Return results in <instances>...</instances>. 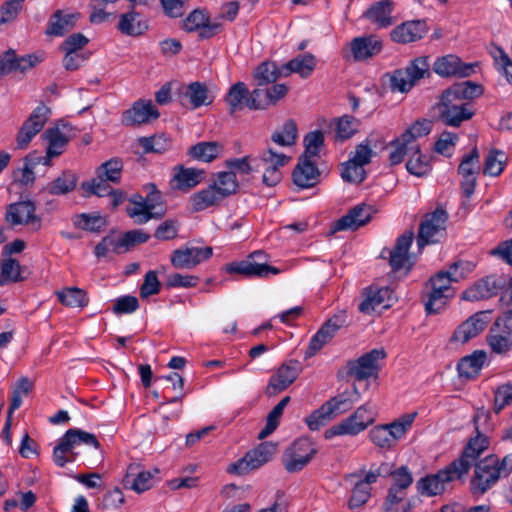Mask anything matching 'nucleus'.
I'll list each match as a JSON object with an SVG mask.
<instances>
[{
    "label": "nucleus",
    "mask_w": 512,
    "mask_h": 512,
    "mask_svg": "<svg viewBox=\"0 0 512 512\" xmlns=\"http://www.w3.org/2000/svg\"><path fill=\"white\" fill-rule=\"evenodd\" d=\"M344 319L341 316L330 318L311 338L309 346L305 352V356H314L322 347L327 344L335 335V333L343 326Z\"/></svg>",
    "instance_id": "2f4dec72"
},
{
    "label": "nucleus",
    "mask_w": 512,
    "mask_h": 512,
    "mask_svg": "<svg viewBox=\"0 0 512 512\" xmlns=\"http://www.w3.org/2000/svg\"><path fill=\"white\" fill-rule=\"evenodd\" d=\"M291 158L284 153L278 152L273 148L264 150L256 161V169L263 168L262 182L273 187L282 179L281 169L289 163Z\"/></svg>",
    "instance_id": "9d476101"
},
{
    "label": "nucleus",
    "mask_w": 512,
    "mask_h": 512,
    "mask_svg": "<svg viewBox=\"0 0 512 512\" xmlns=\"http://www.w3.org/2000/svg\"><path fill=\"white\" fill-rule=\"evenodd\" d=\"M290 401V397L286 396L270 411L267 416L265 427L259 432L258 438L264 439L274 432L279 424V420L283 411Z\"/></svg>",
    "instance_id": "13d9d810"
},
{
    "label": "nucleus",
    "mask_w": 512,
    "mask_h": 512,
    "mask_svg": "<svg viewBox=\"0 0 512 512\" xmlns=\"http://www.w3.org/2000/svg\"><path fill=\"white\" fill-rule=\"evenodd\" d=\"M512 473V454L502 459L497 455H488L474 464V475L470 481V491L481 496L491 489L499 479Z\"/></svg>",
    "instance_id": "f03ea898"
},
{
    "label": "nucleus",
    "mask_w": 512,
    "mask_h": 512,
    "mask_svg": "<svg viewBox=\"0 0 512 512\" xmlns=\"http://www.w3.org/2000/svg\"><path fill=\"white\" fill-rule=\"evenodd\" d=\"M21 279L20 263L13 258L4 260L1 266L0 285L3 286L8 282H18Z\"/></svg>",
    "instance_id": "69168bd1"
},
{
    "label": "nucleus",
    "mask_w": 512,
    "mask_h": 512,
    "mask_svg": "<svg viewBox=\"0 0 512 512\" xmlns=\"http://www.w3.org/2000/svg\"><path fill=\"white\" fill-rule=\"evenodd\" d=\"M180 97L183 104H190L194 109L209 105L213 101L206 85L200 82H193L184 87Z\"/></svg>",
    "instance_id": "c9c22d12"
},
{
    "label": "nucleus",
    "mask_w": 512,
    "mask_h": 512,
    "mask_svg": "<svg viewBox=\"0 0 512 512\" xmlns=\"http://www.w3.org/2000/svg\"><path fill=\"white\" fill-rule=\"evenodd\" d=\"M66 441V437L63 435L53 450V460L59 467H63L66 463L74 460L73 448Z\"/></svg>",
    "instance_id": "774afa93"
},
{
    "label": "nucleus",
    "mask_w": 512,
    "mask_h": 512,
    "mask_svg": "<svg viewBox=\"0 0 512 512\" xmlns=\"http://www.w3.org/2000/svg\"><path fill=\"white\" fill-rule=\"evenodd\" d=\"M76 183V175L70 171H64L47 185L46 190L52 195H65L75 189Z\"/></svg>",
    "instance_id": "8fccbe9b"
},
{
    "label": "nucleus",
    "mask_w": 512,
    "mask_h": 512,
    "mask_svg": "<svg viewBox=\"0 0 512 512\" xmlns=\"http://www.w3.org/2000/svg\"><path fill=\"white\" fill-rule=\"evenodd\" d=\"M483 94V87L471 81L455 83L443 91L438 104L440 120L447 126L459 127L475 115L470 100Z\"/></svg>",
    "instance_id": "f257e3e1"
},
{
    "label": "nucleus",
    "mask_w": 512,
    "mask_h": 512,
    "mask_svg": "<svg viewBox=\"0 0 512 512\" xmlns=\"http://www.w3.org/2000/svg\"><path fill=\"white\" fill-rule=\"evenodd\" d=\"M418 145L413 144L410 140L401 134L393 139L390 146L389 161L392 165H398L403 162L406 156H410L412 152H418Z\"/></svg>",
    "instance_id": "49530a36"
},
{
    "label": "nucleus",
    "mask_w": 512,
    "mask_h": 512,
    "mask_svg": "<svg viewBox=\"0 0 512 512\" xmlns=\"http://www.w3.org/2000/svg\"><path fill=\"white\" fill-rule=\"evenodd\" d=\"M283 66L278 68L274 62L261 63L254 72V78L258 86L274 83L280 76H283Z\"/></svg>",
    "instance_id": "3c124183"
},
{
    "label": "nucleus",
    "mask_w": 512,
    "mask_h": 512,
    "mask_svg": "<svg viewBox=\"0 0 512 512\" xmlns=\"http://www.w3.org/2000/svg\"><path fill=\"white\" fill-rule=\"evenodd\" d=\"M79 17V13H67L62 10L55 11L49 19L46 34L50 36H63L75 27Z\"/></svg>",
    "instance_id": "f704fd0d"
},
{
    "label": "nucleus",
    "mask_w": 512,
    "mask_h": 512,
    "mask_svg": "<svg viewBox=\"0 0 512 512\" xmlns=\"http://www.w3.org/2000/svg\"><path fill=\"white\" fill-rule=\"evenodd\" d=\"M292 177L294 184L301 189L314 187L320 180V171L315 159L300 156Z\"/></svg>",
    "instance_id": "393cba45"
},
{
    "label": "nucleus",
    "mask_w": 512,
    "mask_h": 512,
    "mask_svg": "<svg viewBox=\"0 0 512 512\" xmlns=\"http://www.w3.org/2000/svg\"><path fill=\"white\" fill-rule=\"evenodd\" d=\"M453 282L449 273L445 271H440L429 279L423 297L425 310L428 314L439 313L448 301L455 296V290L452 287Z\"/></svg>",
    "instance_id": "39448f33"
},
{
    "label": "nucleus",
    "mask_w": 512,
    "mask_h": 512,
    "mask_svg": "<svg viewBox=\"0 0 512 512\" xmlns=\"http://www.w3.org/2000/svg\"><path fill=\"white\" fill-rule=\"evenodd\" d=\"M138 142L145 153H163L167 151L171 146L170 140L164 135L143 137L140 138Z\"/></svg>",
    "instance_id": "0e129e2a"
},
{
    "label": "nucleus",
    "mask_w": 512,
    "mask_h": 512,
    "mask_svg": "<svg viewBox=\"0 0 512 512\" xmlns=\"http://www.w3.org/2000/svg\"><path fill=\"white\" fill-rule=\"evenodd\" d=\"M126 213L133 219L134 223L141 225L151 219H161L166 213L165 207L158 209L155 204L150 203L140 195L134 196L130 200V205L126 208Z\"/></svg>",
    "instance_id": "6ab92c4d"
},
{
    "label": "nucleus",
    "mask_w": 512,
    "mask_h": 512,
    "mask_svg": "<svg viewBox=\"0 0 512 512\" xmlns=\"http://www.w3.org/2000/svg\"><path fill=\"white\" fill-rule=\"evenodd\" d=\"M204 178V171L177 165L172 169L169 186L174 191H188L197 186Z\"/></svg>",
    "instance_id": "a878e982"
},
{
    "label": "nucleus",
    "mask_w": 512,
    "mask_h": 512,
    "mask_svg": "<svg viewBox=\"0 0 512 512\" xmlns=\"http://www.w3.org/2000/svg\"><path fill=\"white\" fill-rule=\"evenodd\" d=\"M413 239V232H406L397 238L393 249L387 250L389 254V264L393 271L410 268L411 263L409 249Z\"/></svg>",
    "instance_id": "cd10ccee"
},
{
    "label": "nucleus",
    "mask_w": 512,
    "mask_h": 512,
    "mask_svg": "<svg viewBox=\"0 0 512 512\" xmlns=\"http://www.w3.org/2000/svg\"><path fill=\"white\" fill-rule=\"evenodd\" d=\"M67 126L54 127L46 130L44 137L48 142L47 155L55 157L63 152L64 147L69 142L70 136L67 134Z\"/></svg>",
    "instance_id": "a18cd8bd"
},
{
    "label": "nucleus",
    "mask_w": 512,
    "mask_h": 512,
    "mask_svg": "<svg viewBox=\"0 0 512 512\" xmlns=\"http://www.w3.org/2000/svg\"><path fill=\"white\" fill-rule=\"evenodd\" d=\"M360 398V392L354 385L351 390H345L326 401V404L329 406L334 417H337L338 415L351 410L353 405L357 403Z\"/></svg>",
    "instance_id": "58836bf2"
},
{
    "label": "nucleus",
    "mask_w": 512,
    "mask_h": 512,
    "mask_svg": "<svg viewBox=\"0 0 512 512\" xmlns=\"http://www.w3.org/2000/svg\"><path fill=\"white\" fill-rule=\"evenodd\" d=\"M360 126V121L351 115H343L335 119V138L345 141L355 135Z\"/></svg>",
    "instance_id": "603ef678"
},
{
    "label": "nucleus",
    "mask_w": 512,
    "mask_h": 512,
    "mask_svg": "<svg viewBox=\"0 0 512 512\" xmlns=\"http://www.w3.org/2000/svg\"><path fill=\"white\" fill-rule=\"evenodd\" d=\"M159 112L151 101L139 100L122 115V123L126 126L140 125L157 119Z\"/></svg>",
    "instance_id": "c85d7f7f"
},
{
    "label": "nucleus",
    "mask_w": 512,
    "mask_h": 512,
    "mask_svg": "<svg viewBox=\"0 0 512 512\" xmlns=\"http://www.w3.org/2000/svg\"><path fill=\"white\" fill-rule=\"evenodd\" d=\"M223 151V146L219 142H199L192 146L189 155L198 161L211 162Z\"/></svg>",
    "instance_id": "de8ad7c7"
},
{
    "label": "nucleus",
    "mask_w": 512,
    "mask_h": 512,
    "mask_svg": "<svg viewBox=\"0 0 512 512\" xmlns=\"http://www.w3.org/2000/svg\"><path fill=\"white\" fill-rule=\"evenodd\" d=\"M272 141L282 147H290L297 140V125L293 120L286 121L280 130L271 135Z\"/></svg>",
    "instance_id": "5fc2aeb1"
},
{
    "label": "nucleus",
    "mask_w": 512,
    "mask_h": 512,
    "mask_svg": "<svg viewBox=\"0 0 512 512\" xmlns=\"http://www.w3.org/2000/svg\"><path fill=\"white\" fill-rule=\"evenodd\" d=\"M301 368L298 362L283 364L271 376L266 391L269 395H276L290 386L299 376Z\"/></svg>",
    "instance_id": "bb28decb"
},
{
    "label": "nucleus",
    "mask_w": 512,
    "mask_h": 512,
    "mask_svg": "<svg viewBox=\"0 0 512 512\" xmlns=\"http://www.w3.org/2000/svg\"><path fill=\"white\" fill-rule=\"evenodd\" d=\"M35 212L36 207L32 201L12 203L7 207L6 221L13 227L24 225L32 231H39L42 227V220Z\"/></svg>",
    "instance_id": "ddd939ff"
},
{
    "label": "nucleus",
    "mask_w": 512,
    "mask_h": 512,
    "mask_svg": "<svg viewBox=\"0 0 512 512\" xmlns=\"http://www.w3.org/2000/svg\"><path fill=\"white\" fill-rule=\"evenodd\" d=\"M476 64L464 63L453 54L438 58L433 64V70L441 77H468L475 72Z\"/></svg>",
    "instance_id": "aec40b11"
},
{
    "label": "nucleus",
    "mask_w": 512,
    "mask_h": 512,
    "mask_svg": "<svg viewBox=\"0 0 512 512\" xmlns=\"http://www.w3.org/2000/svg\"><path fill=\"white\" fill-rule=\"evenodd\" d=\"M463 477L455 464L450 463L436 473L420 478L416 483V488L421 495L437 496L442 494L453 481Z\"/></svg>",
    "instance_id": "0eeeda50"
},
{
    "label": "nucleus",
    "mask_w": 512,
    "mask_h": 512,
    "mask_svg": "<svg viewBox=\"0 0 512 512\" xmlns=\"http://www.w3.org/2000/svg\"><path fill=\"white\" fill-rule=\"evenodd\" d=\"M341 177L350 183H361L366 177L364 166L349 159L342 165Z\"/></svg>",
    "instance_id": "338daca9"
},
{
    "label": "nucleus",
    "mask_w": 512,
    "mask_h": 512,
    "mask_svg": "<svg viewBox=\"0 0 512 512\" xmlns=\"http://www.w3.org/2000/svg\"><path fill=\"white\" fill-rule=\"evenodd\" d=\"M211 185L223 199L236 194L239 189V183L233 171L214 173L212 175Z\"/></svg>",
    "instance_id": "79ce46f5"
},
{
    "label": "nucleus",
    "mask_w": 512,
    "mask_h": 512,
    "mask_svg": "<svg viewBox=\"0 0 512 512\" xmlns=\"http://www.w3.org/2000/svg\"><path fill=\"white\" fill-rule=\"evenodd\" d=\"M447 212L442 208H437L432 213L424 216L418 232L417 244L422 248L428 244H434L441 240L445 235Z\"/></svg>",
    "instance_id": "9b49d317"
},
{
    "label": "nucleus",
    "mask_w": 512,
    "mask_h": 512,
    "mask_svg": "<svg viewBox=\"0 0 512 512\" xmlns=\"http://www.w3.org/2000/svg\"><path fill=\"white\" fill-rule=\"evenodd\" d=\"M56 295L62 304L69 307H84L88 303L86 293L82 289L76 287L57 291Z\"/></svg>",
    "instance_id": "052dcab7"
},
{
    "label": "nucleus",
    "mask_w": 512,
    "mask_h": 512,
    "mask_svg": "<svg viewBox=\"0 0 512 512\" xmlns=\"http://www.w3.org/2000/svg\"><path fill=\"white\" fill-rule=\"evenodd\" d=\"M276 453V444L264 442L256 448L248 451L241 459L231 463L227 467V472L242 476L262 467L269 462Z\"/></svg>",
    "instance_id": "423d86ee"
},
{
    "label": "nucleus",
    "mask_w": 512,
    "mask_h": 512,
    "mask_svg": "<svg viewBox=\"0 0 512 512\" xmlns=\"http://www.w3.org/2000/svg\"><path fill=\"white\" fill-rule=\"evenodd\" d=\"M64 436L66 437V442L70 443L73 449L81 444L94 447L95 449L100 448V442L97 437L81 429L71 428L65 432Z\"/></svg>",
    "instance_id": "4d7b16f0"
},
{
    "label": "nucleus",
    "mask_w": 512,
    "mask_h": 512,
    "mask_svg": "<svg viewBox=\"0 0 512 512\" xmlns=\"http://www.w3.org/2000/svg\"><path fill=\"white\" fill-rule=\"evenodd\" d=\"M375 213L376 209L373 206L359 204L335 222L333 231L356 230L368 223Z\"/></svg>",
    "instance_id": "5701e85b"
},
{
    "label": "nucleus",
    "mask_w": 512,
    "mask_h": 512,
    "mask_svg": "<svg viewBox=\"0 0 512 512\" xmlns=\"http://www.w3.org/2000/svg\"><path fill=\"white\" fill-rule=\"evenodd\" d=\"M118 29L125 35L139 36L148 29V24L139 13L131 11L120 16Z\"/></svg>",
    "instance_id": "c03bdc74"
},
{
    "label": "nucleus",
    "mask_w": 512,
    "mask_h": 512,
    "mask_svg": "<svg viewBox=\"0 0 512 512\" xmlns=\"http://www.w3.org/2000/svg\"><path fill=\"white\" fill-rule=\"evenodd\" d=\"M317 450L308 438H300L285 451L283 464L290 473L301 471L314 457Z\"/></svg>",
    "instance_id": "f8f14e48"
},
{
    "label": "nucleus",
    "mask_w": 512,
    "mask_h": 512,
    "mask_svg": "<svg viewBox=\"0 0 512 512\" xmlns=\"http://www.w3.org/2000/svg\"><path fill=\"white\" fill-rule=\"evenodd\" d=\"M213 254L211 247L182 246L172 251L171 264L176 269H193Z\"/></svg>",
    "instance_id": "2eb2a0df"
},
{
    "label": "nucleus",
    "mask_w": 512,
    "mask_h": 512,
    "mask_svg": "<svg viewBox=\"0 0 512 512\" xmlns=\"http://www.w3.org/2000/svg\"><path fill=\"white\" fill-rule=\"evenodd\" d=\"M385 356L383 349H373L358 359L349 361L346 366L347 374L358 381L374 376L379 369L377 362Z\"/></svg>",
    "instance_id": "dca6fc26"
},
{
    "label": "nucleus",
    "mask_w": 512,
    "mask_h": 512,
    "mask_svg": "<svg viewBox=\"0 0 512 512\" xmlns=\"http://www.w3.org/2000/svg\"><path fill=\"white\" fill-rule=\"evenodd\" d=\"M395 9L394 0H379L374 2L365 12L364 17L377 28H387L396 21L393 16Z\"/></svg>",
    "instance_id": "7c9ffc66"
},
{
    "label": "nucleus",
    "mask_w": 512,
    "mask_h": 512,
    "mask_svg": "<svg viewBox=\"0 0 512 512\" xmlns=\"http://www.w3.org/2000/svg\"><path fill=\"white\" fill-rule=\"evenodd\" d=\"M305 151L302 157L316 159L324 146V134L320 130L309 132L304 138Z\"/></svg>",
    "instance_id": "680f3d73"
},
{
    "label": "nucleus",
    "mask_w": 512,
    "mask_h": 512,
    "mask_svg": "<svg viewBox=\"0 0 512 512\" xmlns=\"http://www.w3.org/2000/svg\"><path fill=\"white\" fill-rule=\"evenodd\" d=\"M391 290L384 288H368L365 292V298L359 304V310L362 313L370 314L379 307L387 308L390 306L389 300Z\"/></svg>",
    "instance_id": "e433bc0d"
},
{
    "label": "nucleus",
    "mask_w": 512,
    "mask_h": 512,
    "mask_svg": "<svg viewBox=\"0 0 512 512\" xmlns=\"http://www.w3.org/2000/svg\"><path fill=\"white\" fill-rule=\"evenodd\" d=\"M377 418L375 407L370 403L359 406L350 416L324 432L325 439L335 436H357L371 426Z\"/></svg>",
    "instance_id": "20e7f679"
},
{
    "label": "nucleus",
    "mask_w": 512,
    "mask_h": 512,
    "mask_svg": "<svg viewBox=\"0 0 512 512\" xmlns=\"http://www.w3.org/2000/svg\"><path fill=\"white\" fill-rule=\"evenodd\" d=\"M75 227L89 232H100L107 226V220L98 213H82L73 217Z\"/></svg>",
    "instance_id": "09e8293b"
},
{
    "label": "nucleus",
    "mask_w": 512,
    "mask_h": 512,
    "mask_svg": "<svg viewBox=\"0 0 512 512\" xmlns=\"http://www.w3.org/2000/svg\"><path fill=\"white\" fill-rule=\"evenodd\" d=\"M476 430L477 435L468 441L460 457L451 462L455 464V467L461 471L463 476L468 474L470 468L477 463L476 460L489 445L488 438L478 432L477 426Z\"/></svg>",
    "instance_id": "a211bd4d"
},
{
    "label": "nucleus",
    "mask_w": 512,
    "mask_h": 512,
    "mask_svg": "<svg viewBox=\"0 0 512 512\" xmlns=\"http://www.w3.org/2000/svg\"><path fill=\"white\" fill-rule=\"evenodd\" d=\"M381 49L382 42L374 35L356 37L350 43V52L355 61H365L377 55Z\"/></svg>",
    "instance_id": "72a5a7b5"
},
{
    "label": "nucleus",
    "mask_w": 512,
    "mask_h": 512,
    "mask_svg": "<svg viewBox=\"0 0 512 512\" xmlns=\"http://www.w3.org/2000/svg\"><path fill=\"white\" fill-rule=\"evenodd\" d=\"M316 67V58L311 53L299 55L283 65V76L287 77L292 73L299 74L302 78L309 77Z\"/></svg>",
    "instance_id": "ea45409f"
},
{
    "label": "nucleus",
    "mask_w": 512,
    "mask_h": 512,
    "mask_svg": "<svg viewBox=\"0 0 512 512\" xmlns=\"http://www.w3.org/2000/svg\"><path fill=\"white\" fill-rule=\"evenodd\" d=\"M507 281L503 276L489 275L466 289L462 299L467 301H479L497 295L506 287Z\"/></svg>",
    "instance_id": "f3484780"
},
{
    "label": "nucleus",
    "mask_w": 512,
    "mask_h": 512,
    "mask_svg": "<svg viewBox=\"0 0 512 512\" xmlns=\"http://www.w3.org/2000/svg\"><path fill=\"white\" fill-rule=\"evenodd\" d=\"M427 32L428 26L425 21H407L391 31V38L397 43L407 44L422 39Z\"/></svg>",
    "instance_id": "473e14b6"
},
{
    "label": "nucleus",
    "mask_w": 512,
    "mask_h": 512,
    "mask_svg": "<svg viewBox=\"0 0 512 512\" xmlns=\"http://www.w3.org/2000/svg\"><path fill=\"white\" fill-rule=\"evenodd\" d=\"M485 361L486 353L482 350H477L459 361L457 365L458 372L462 377L474 378L479 374Z\"/></svg>",
    "instance_id": "37998d69"
},
{
    "label": "nucleus",
    "mask_w": 512,
    "mask_h": 512,
    "mask_svg": "<svg viewBox=\"0 0 512 512\" xmlns=\"http://www.w3.org/2000/svg\"><path fill=\"white\" fill-rule=\"evenodd\" d=\"M288 93V87L285 84H275L267 90L254 89L252 99L249 101L250 110H264L277 101L284 98Z\"/></svg>",
    "instance_id": "c756f323"
},
{
    "label": "nucleus",
    "mask_w": 512,
    "mask_h": 512,
    "mask_svg": "<svg viewBox=\"0 0 512 512\" xmlns=\"http://www.w3.org/2000/svg\"><path fill=\"white\" fill-rule=\"evenodd\" d=\"M267 256L263 251H254L245 260L231 263L227 271L231 274L237 273L247 278H267L270 274L276 275L280 270L266 263Z\"/></svg>",
    "instance_id": "1a4fd4ad"
},
{
    "label": "nucleus",
    "mask_w": 512,
    "mask_h": 512,
    "mask_svg": "<svg viewBox=\"0 0 512 512\" xmlns=\"http://www.w3.org/2000/svg\"><path fill=\"white\" fill-rule=\"evenodd\" d=\"M507 162V156L503 151L491 150L484 162L483 173L490 176L500 175Z\"/></svg>",
    "instance_id": "bf43d9fd"
},
{
    "label": "nucleus",
    "mask_w": 512,
    "mask_h": 512,
    "mask_svg": "<svg viewBox=\"0 0 512 512\" xmlns=\"http://www.w3.org/2000/svg\"><path fill=\"white\" fill-rule=\"evenodd\" d=\"M49 115L50 108L44 104L38 105L32 111L17 133L16 141L19 149H24L28 146L33 137L42 130L49 118Z\"/></svg>",
    "instance_id": "4468645a"
},
{
    "label": "nucleus",
    "mask_w": 512,
    "mask_h": 512,
    "mask_svg": "<svg viewBox=\"0 0 512 512\" xmlns=\"http://www.w3.org/2000/svg\"><path fill=\"white\" fill-rule=\"evenodd\" d=\"M486 339L495 354L502 355L512 350V309L495 319Z\"/></svg>",
    "instance_id": "6e6552de"
},
{
    "label": "nucleus",
    "mask_w": 512,
    "mask_h": 512,
    "mask_svg": "<svg viewBox=\"0 0 512 512\" xmlns=\"http://www.w3.org/2000/svg\"><path fill=\"white\" fill-rule=\"evenodd\" d=\"M334 418L335 417L333 413L331 412L329 406L325 402L322 406L313 411L305 419V422L310 430L316 431L319 430L321 427L325 426Z\"/></svg>",
    "instance_id": "e2e57ef3"
},
{
    "label": "nucleus",
    "mask_w": 512,
    "mask_h": 512,
    "mask_svg": "<svg viewBox=\"0 0 512 512\" xmlns=\"http://www.w3.org/2000/svg\"><path fill=\"white\" fill-rule=\"evenodd\" d=\"M250 99H252V92H249L244 82H237L233 84L225 96V102L229 107V113L233 115L236 112L243 110L244 107L249 108Z\"/></svg>",
    "instance_id": "4c0bfd02"
},
{
    "label": "nucleus",
    "mask_w": 512,
    "mask_h": 512,
    "mask_svg": "<svg viewBox=\"0 0 512 512\" xmlns=\"http://www.w3.org/2000/svg\"><path fill=\"white\" fill-rule=\"evenodd\" d=\"M159 473V469L141 470L138 464H130L127 473L123 479L125 488L141 494L153 487L154 476Z\"/></svg>",
    "instance_id": "4be33fe9"
},
{
    "label": "nucleus",
    "mask_w": 512,
    "mask_h": 512,
    "mask_svg": "<svg viewBox=\"0 0 512 512\" xmlns=\"http://www.w3.org/2000/svg\"><path fill=\"white\" fill-rule=\"evenodd\" d=\"M486 312H477L460 324L454 331L450 341L455 344H465L479 335L488 324Z\"/></svg>",
    "instance_id": "412c9836"
},
{
    "label": "nucleus",
    "mask_w": 512,
    "mask_h": 512,
    "mask_svg": "<svg viewBox=\"0 0 512 512\" xmlns=\"http://www.w3.org/2000/svg\"><path fill=\"white\" fill-rule=\"evenodd\" d=\"M123 162L120 158H112L102 163L96 170V175L111 183L118 184L122 177Z\"/></svg>",
    "instance_id": "864d4df0"
},
{
    "label": "nucleus",
    "mask_w": 512,
    "mask_h": 512,
    "mask_svg": "<svg viewBox=\"0 0 512 512\" xmlns=\"http://www.w3.org/2000/svg\"><path fill=\"white\" fill-rule=\"evenodd\" d=\"M479 151L473 148L470 153L462 159L458 173L462 176L461 190L466 198H469L475 190L476 186V172L479 169Z\"/></svg>",
    "instance_id": "b1692460"
},
{
    "label": "nucleus",
    "mask_w": 512,
    "mask_h": 512,
    "mask_svg": "<svg viewBox=\"0 0 512 512\" xmlns=\"http://www.w3.org/2000/svg\"><path fill=\"white\" fill-rule=\"evenodd\" d=\"M407 171L417 177H423L431 171V164L428 157L421 152L418 145V152H412L406 163Z\"/></svg>",
    "instance_id": "6e6d98bb"
},
{
    "label": "nucleus",
    "mask_w": 512,
    "mask_h": 512,
    "mask_svg": "<svg viewBox=\"0 0 512 512\" xmlns=\"http://www.w3.org/2000/svg\"><path fill=\"white\" fill-rule=\"evenodd\" d=\"M416 416V412L407 413L391 423L376 425L369 431L368 437L376 447L391 450L405 438L407 432L412 428Z\"/></svg>",
    "instance_id": "7ed1b4c3"
},
{
    "label": "nucleus",
    "mask_w": 512,
    "mask_h": 512,
    "mask_svg": "<svg viewBox=\"0 0 512 512\" xmlns=\"http://www.w3.org/2000/svg\"><path fill=\"white\" fill-rule=\"evenodd\" d=\"M224 199L209 184L206 188L197 191L190 197V203L193 212L204 211L209 207L219 205Z\"/></svg>",
    "instance_id": "a19ab883"
}]
</instances>
